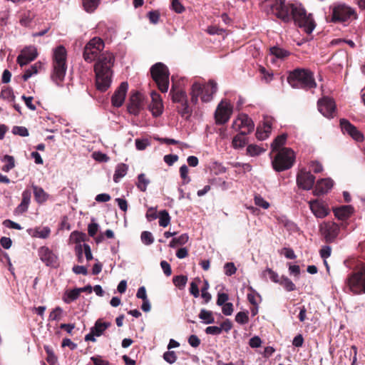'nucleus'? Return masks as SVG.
Returning <instances> with one entry per match:
<instances>
[{"mask_svg": "<svg viewBox=\"0 0 365 365\" xmlns=\"http://www.w3.org/2000/svg\"><path fill=\"white\" fill-rule=\"evenodd\" d=\"M160 266H161V268L163 270V272L164 274L166 275V276H170L171 274H172V270H171V267L170 265V264L163 260L160 262Z\"/></svg>", "mask_w": 365, "mask_h": 365, "instance_id": "nucleus-57", "label": "nucleus"}, {"mask_svg": "<svg viewBox=\"0 0 365 365\" xmlns=\"http://www.w3.org/2000/svg\"><path fill=\"white\" fill-rule=\"evenodd\" d=\"M172 95V100L174 103L182 104L184 101H187L186 93L182 90H174L172 88L170 91Z\"/></svg>", "mask_w": 365, "mask_h": 365, "instance_id": "nucleus-27", "label": "nucleus"}, {"mask_svg": "<svg viewBox=\"0 0 365 365\" xmlns=\"http://www.w3.org/2000/svg\"><path fill=\"white\" fill-rule=\"evenodd\" d=\"M246 131H241L239 134L234 137L232 140V146L235 148H243L247 143L245 135H247Z\"/></svg>", "mask_w": 365, "mask_h": 365, "instance_id": "nucleus-29", "label": "nucleus"}, {"mask_svg": "<svg viewBox=\"0 0 365 365\" xmlns=\"http://www.w3.org/2000/svg\"><path fill=\"white\" fill-rule=\"evenodd\" d=\"M340 126L343 133H346L354 140L362 142L364 140V135L357 129L356 126L352 125L349 120L343 118L340 120Z\"/></svg>", "mask_w": 365, "mask_h": 365, "instance_id": "nucleus-11", "label": "nucleus"}, {"mask_svg": "<svg viewBox=\"0 0 365 365\" xmlns=\"http://www.w3.org/2000/svg\"><path fill=\"white\" fill-rule=\"evenodd\" d=\"M295 155L294 151L289 148H282L277 151L272 164L277 172H281L289 169L294 164Z\"/></svg>", "mask_w": 365, "mask_h": 365, "instance_id": "nucleus-5", "label": "nucleus"}, {"mask_svg": "<svg viewBox=\"0 0 365 365\" xmlns=\"http://www.w3.org/2000/svg\"><path fill=\"white\" fill-rule=\"evenodd\" d=\"M287 82L293 88L311 89L317 87L312 71L304 68H296L291 71Z\"/></svg>", "mask_w": 365, "mask_h": 365, "instance_id": "nucleus-3", "label": "nucleus"}, {"mask_svg": "<svg viewBox=\"0 0 365 365\" xmlns=\"http://www.w3.org/2000/svg\"><path fill=\"white\" fill-rule=\"evenodd\" d=\"M140 238H141L142 242L146 245H151L154 241V239H153V237L151 232H150L148 231H143L141 233Z\"/></svg>", "mask_w": 365, "mask_h": 365, "instance_id": "nucleus-45", "label": "nucleus"}, {"mask_svg": "<svg viewBox=\"0 0 365 365\" xmlns=\"http://www.w3.org/2000/svg\"><path fill=\"white\" fill-rule=\"evenodd\" d=\"M346 284L353 294L365 293V265L349 274L346 279Z\"/></svg>", "mask_w": 365, "mask_h": 365, "instance_id": "nucleus-7", "label": "nucleus"}, {"mask_svg": "<svg viewBox=\"0 0 365 365\" xmlns=\"http://www.w3.org/2000/svg\"><path fill=\"white\" fill-rule=\"evenodd\" d=\"M43 348L47 354V361L50 364L56 363L57 361V358L54 354L53 349L48 345H44Z\"/></svg>", "mask_w": 365, "mask_h": 365, "instance_id": "nucleus-42", "label": "nucleus"}, {"mask_svg": "<svg viewBox=\"0 0 365 365\" xmlns=\"http://www.w3.org/2000/svg\"><path fill=\"white\" fill-rule=\"evenodd\" d=\"M287 138V135L286 133H283L277 136L271 145L272 151L277 152L279 150H281V147H282L285 144Z\"/></svg>", "mask_w": 365, "mask_h": 365, "instance_id": "nucleus-30", "label": "nucleus"}, {"mask_svg": "<svg viewBox=\"0 0 365 365\" xmlns=\"http://www.w3.org/2000/svg\"><path fill=\"white\" fill-rule=\"evenodd\" d=\"M29 232L33 237L46 239L49 236L51 230L48 227H44L42 228L38 227L35 230H29Z\"/></svg>", "mask_w": 365, "mask_h": 365, "instance_id": "nucleus-28", "label": "nucleus"}, {"mask_svg": "<svg viewBox=\"0 0 365 365\" xmlns=\"http://www.w3.org/2000/svg\"><path fill=\"white\" fill-rule=\"evenodd\" d=\"M66 50L64 46H58L53 54V72L51 78L58 86L63 81L66 72Z\"/></svg>", "mask_w": 365, "mask_h": 365, "instance_id": "nucleus-4", "label": "nucleus"}, {"mask_svg": "<svg viewBox=\"0 0 365 365\" xmlns=\"http://www.w3.org/2000/svg\"><path fill=\"white\" fill-rule=\"evenodd\" d=\"M354 208L351 205H343L334 209V213L336 218L341 220L347 219L353 212Z\"/></svg>", "mask_w": 365, "mask_h": 365, "instance_id": "nucleus-24", "label": "nucleus"}, {"mask_svg": "<svg viewBox=\"0 0 365 365\" xmlns=\"http://www.w3.org/2000/svg\"><path fill=\"white\" fill-rule=\"evenodd\" d=\"M205 333L207 334L219 335L222 333L220 327L217 326L207 327L205 329Z\"/></svg>", "mask_w": 365, "mask_h": 365, "instance_id": "nucleus-55", "label": "nucleus"}, {"mask_svg": "<svg viewBox=\"0 0 365 365\" xmlns=\"http://www.w3.org/2000/svg\"><path fill=\"white\" fill-rule=\"evenodd\" d=\"M37 50L34 46L24 48L17 57V63L20 66H24L34 61L37 57Z\"/></svg>", "mask_w": 365, "mask_h": 365, "instance_id": "nucleus-16", "label": "nucleus"}, {"mask_svg": "<svg viewBox=\"0 0 365 365\" xmlns=\"http://www.w3.org/2000/svg\"><path fill=\"white\" fill-rule=\"evenodd\" d=\"M178 160V156L177 155H165L164 156V161L168 165H172L174 163H175Z\"/></svg>", "mask_w": 365, "mask_h": 365, "instance_id": "nucleus-62", "label": "nucleus"}, {"mask_svg": "<svg viewBox=\"0 0 365 365\" xmlns=\"http://www.w3.org/2000/svg\"><path fill=\"white\" fill-rule=\"evenodd\" d=\"M263 151V149L255 145H250L247 148V152L251 156L258 155Z\"/></svg>", "mask_w": 365, "mask_h": 365, "instance_id": "nucleus-46", "label": "nucleus"}, {"mask_svg": "<svg viewBox=\"0 0 365 365\" xmlns=\"http://www.w3.org/2000/svg\"><path fill=\"white\" fill-rule=\"evenodd\" d=\"M171 8L178 14L183 12L185 10V7L182 5L179 0H172Z\"/></svg>", "mask_w": 365, "mask_h": 365, "instance_id": "nucleus-54", "label": "nucleus"}, {"mask_svg": "<svg viewBox=\"0 0 365 365\" xmlns=\"http://www.w3.org/2000/svg\"><path fill=\"white\" fill-rule=\"evenodd\" d=\"M163 359L168 363L172 364L177 360V356L173 351H168L164 353Z\"/></svg>", "mask_w": 365, "mask_h": 365, "instance_id": "nucleus-50", "label": "nucleus"}, {"mask_svg": "<svg viewBox=\"0 0 365 365\" xmlns=\"http://www.w3.org/2000/svg\"><path fill=\"white\" fill-rule=\"evenodd\" d=\"M332 186L333 181L331 179H322L317 182L314 193L315 195L327 193Z\"/></svg>", "mask_w": 365, "mask_h": 365, "instance_id": "nucleus-23", "label": "nucleus"}, {"mask_svg": "<svg viewBox=\"0 0 365 365\" xmlns=\"http://www.w3.org/2000/svg\"><path fill=\"white\" fill-rule=\"evenodd\" d=\"M221 331H225V332H228L232 327V322L230 319H225L220 326Z\"/></svg>", "mask_w": 365, "mask_h": 365, "instance_id": "nucleus-64", "label": "nucleus"}, {"mask_svg": "<svg viewBox=\"0 0 365 365\" xmlns=\"http://www.w3.org/2000/svg\"><path fill=\"white\" fill-rule=\"evenodd\" d=\"M91 359L94 365H111L108 361L102 359L100 356H92Z\"/></svg>", "mask_w": 365, "mask_h": 365, "instance_id": "nucleus-59", "label": "nucleus"}, {"mask_svg": "<svg viewBox=\"0 0 365 365\" xmlns=\"http://www.w3.org/2000/svg\"><path fill=\"white\" fill-rule=\"evenodd\" d=\"M217 84L213 81L210 80L206 85L202 87V96L201 99L203 102H210L212 99V96L217 92Z\"/></svg>", "mask_w": 365, "mask_h": 365, "instance_id": "nucleus-20", "label": "nucleus"}, {"mask_svg": "<svg viewBox=\"0 0 365 365\" xmlns=\"http://www.w3.org/2000/svg\"><path fill=\"white\" fill-rule=\"evenodd\" d=\"M173 282L176 287H178L180 289H182L186 285L187 277L185 275L175 276L173 277Z\"/></svg>", "mask_w": 365, "mask_h": 365, "instance_id": "nucleus-41", "label": "nucleus"}, {"mask_svg": "<svg viewBox=\"0 0 365 365\" xmlns=\"http://www.w3.org/2000/svg\"><path fill=\"white\" fill-rule=\"evenodd\" d=\"M149 183L150 180L146 178L144 173H140L138 175L136 186L140 191L145 192L147 190V187Z\"/></svg>", "mask_w": 365, "mask_h": 365, "instance_id": "nucleus-33", "label": "nucleus"}, {"mask_svg": "<svg viewBox=\"0 0 365 365\" xmlns=\"http://www.w3.org/2000/svg\"><path fill=\"white\" fill-rule=\"evenodd\" d=\"M224 269L225 274L227 276H232V274H235L237 271V268L233 262H227L224 266Z\"/></svg>", "mask_w": 365, "mask_h": 365, "instance_id": "nucleus-51", "label": "nucleus"}, {"mask_svg": "<svg viewBox=\"0 0 365 365\" xmlns=\"http://www.w3.org/2000/svg\"><path fill=\"white\" fill-rule=\"evenodd\" d=\"M331 248L329 246H324L320 250V256L326 259L331 255Z\"/></svg>", "mask_w": 365, "mask_h": 365, "instance_id": "nucleus-60", "label": "nucleus"}, {"mask_svg": "<svg viewBox=\"0 0 365 365\" xmlns=\"http://www.w3.org/2000/svg\"><path fill=\"white\" fill-rule=\"evenodd\" d=\"M111 326L110 322H102L101 319H98L94 326L91 329L90 333L85 336V341H96V336H101L104 331Z\"/></svg>", "mask_w": 365, "mask_h": 365, "instance_id": "nucleus-12", "label": "nucleus"}, {"mask_svg": "<svg viewBox=\"0 0 365 365\" xmlns=\"http://www.w3.org/2000/svg\"><path fill=\"white\" fill-rule=\"evenodd\" d=\"M178 110L181 116L185 118H188L192 113V111L188 106L187 101H184V103L181 104V106L178 108Z\"/></svg>", "mask_w": 365, "mask_h": 365, "instance_id": "nucleus-39", "label": "nucleus"}, {"mask_svg": "<svg viewBox=\"0 0 365 365\" xmlns=\"http://www.w3.org/2000/svg\"><path fill=\"white\" fill-rule=\"evenodd\" d=\"M279 284L282 285L287 292H292L296 289L295 284L287 277L281 276Z\"/></svg>", "mask_w": 365, "mask_h": 365, "instance_id": "nucleus-34", "label": "nucleus"}, {"mask_svg": "<svg viewBox=\"0 0 365 365\" xmlns=\"http://www.w3.org/2000/svg\"><path fill=\"white\" fill-rule=\"evenodd\" d=\"M21 98L24 101L26 106L31 110H35L36 109L35 105L32 103L33 97L29 96L26 97L25 96H22Z\"/></svg>", "mask_w": 365, "mask_h": 365, "instance_id": "nucleus-61", "label": "nucleus"}, {"mask_svg": "<svg viewBox=\"0 0 365 365\" xmlns=\"http://www.w3.org/2000/svg\"><path fill=\"white\" fill-rule=\"evenodd\" d=\"M320 232L327 242H332L337 237L339 232V225L334 222H324L320 225Z\"/></svg>", "mask_w": 365, "mask_h": 365, "instance_id": "nucleus-10", "label": "nucleus"}, {"mask_svg": "<svg viewBox=\"0 0 365 365\" xmlns=\"http://www.w3.org/2000/svg\"><path fill=\"white\" fill-rule=\"evenodd\" d=\"M271 132V124L266 122L264 124V132H262L259 128L257 130L256 135L259 140H264L268 137L269 133Z\"/></svg>", "mask_w": 365, "mask_h": 365, "instance_id": "nucleus-38", "label": "nucleus"}, {"mask_svg": "<svg viewBox=\"0 0 365 365\" xmlns=\"http://www.w3.org/2000/svg\"><path fill=\"white\" fill-rule=\"evenodd\" d=\"M3 160L7 163L5 165H4L2 168L4 171L8 172L13 168H14L15 164L14 157L9 155H6L4 156Z\"/></svg>", "mask_w": 365, "mask_h": 365, "instance_id": "nucleus-43", "label": "nucleus"}, {"mask_svg": "<svg viewBox=\"0 0 365 365\" xmlns=\"http://www.w3.org/2000/svg\"><path fill=\"white\" fill-rule=\"evenodd\" d=\"M42 64L40 62H37L31 66L29 68L26 69L22 76L24 81H26L33 75L36 74L38 70L41 68Z\"/></svg>", "mask_w": 365, "mask_h": 365, "instance_id": "nucleus-32", "label": "nucleus"}, {"mask_svg": "<svg viewBox=\"0 0 365 365\" xmlns=\"http://www.w3.org/2000/svg\"><path fill=\"white\" fill-rule=\"evenodd\" d=\"M199 317L200 319L204 320L205 324H212L215 322V319L212 316V312L210 311L201 309Z\"/></svg>", "mask_w": 365, "mask_h": 365, "instance_id": "nucleus-37", "label": "nucleus"}, {"mask_svg": "<svg viewBox=\"0 0 365 365\" xmlns=\"http://www.w3.org/2000/svg\"><path fill=\"white\" fill-rule=\"evenodd\" d=\"M190 95H195L199 96L202 95V86L197 83H195L192 86Z\"/></svg>", "mask_w": 365, "mask_h": 365, "instance_id": "nucleus-58", "label": "nucleus"}, {"mask_svg": "<svg viewBox=\"0 0 365 365\" xmlns=\"http://www.w3.org/2000/svg\"><path fill=\"white\" fill-rule=\"evenodd\" d=\"M318 110L325 117L332 118L335 110L334 101L329 98H323L318 101Z\"/></svg>", "mask_w": 365, "mask_h": 365, "instance_id": "nucleus-17", "label": "nucleus"}, {"mask_svg": "<svg viewBox=\"0 0 365 365\" xmlns=\"http://www.w3.org/2000/svg\"><path fill=\"white\" fill-rule=\"evenodd\" d=\"M99 0H83L84 9L89 13L94 11L99 4Z\"/></svg>", "mask_w": 365, "mask_h": 365, "instance_id": "nucleus-35", "label": "nucleus"}, {"mask_svg": "<svg viewBox=\"0 0 365 365\" xmlns=\"http://www.w3.org/2000/svg\"><path fill=\"white\" fill-rule=\"evenodd\" d=\"M63 309L60 307H56L49 314L48 319L51 321H59L61 319Z\"/></svg>", "mask_w": 365, "mask_h": 365, "instance_id": "nucleus-44", "label": "nucleus"}, {"mask_svg": "<svg viewBox=\"0 0 365 365\" xmlns=\"http://www.w3.org/2000/svg\"><path fill=\"white\" fill-rule=\"evenodd\" d=\"M128 89V84L127 82L124 81L120 84L111 98V102L113 106L119 108L123 104Z\"/></svg>", "mask_w": 365, "mask_h": 365, "instance_id": "nucleus-14", "label": "nucleus"}, {"mask_svg": "<svg viewBox=\"0 0 365 365\" xmlns=\"http://www.w3.org/2000/svg\"><path fill=\"white\" fill-rule=\"evenodd\" d=\"M143 96L139 92H134L130 97L128 111L134 115H138L143 108Z\"/></svg>", "mask_w": 365, "mask_h": 365, "instance_id": "nucleus-13", "label": "nucleus"}, {"mask_svg": "<svg viewBox=\"0 0 365 365\" xmlns=\"http://www.w3.org/2000/svg\"><path fill=\"white\" fill-rule=\"evenodd\" d=\"M152 101L149 106L150 110L154 117L160 116L163 113V105L160 96L153 91L151 93Z\"/></svg>", "mask_w": 365, "mask_h": 365, "instance_id": "nucleus-18", "label": "nucleus"}, {"mask_svg": "<svg viewBox=\"0 0 365 365\" xmlns=\"http://www.w3.org/2000/svg\"><path fill=\"white\" fill-rule=\"evenodd\" d=\"M309 203L312 212L317 217L323 218L329 214L328 208L318 200L310 201Z\"/></svg>", "mask_w": 365, "mask_h": 365, "instance_id": "nucleus-21", "label": "nucleus"}, {"mask_svg": "<svg viewBox=\"0 0 365 365\" xmlns=\"http://www.w3.org/2000/svg\"><path fill=\"white\" fill-rule=\"evenodd\" d=\"M105 44L103 41L98 37L91 39L85 46L83 53V59L91 63L96 60L94 65L96 75V85L98 90L106 91L112 82L113 71L114 63V56L109 52L102 53Z\"/></svg>", "mask_w": 365, "mask_h": 365, "instance_id": "nucleus-1", "label": "nucleus"}, {"mask_svg": "<svg viewBox=\"0 0 365 365\" xmlns=\"http://www.w3.org/2000/svg\"><path fill=\"white\" fill-rule=\"evenodd\" d=\"M315 177L305 170H301L297 177V185L303 190H310L314 183Z\"/></svg>", "mask_w": 365, "mask_h": 365, "instance_id": "nucleus-15", "label": "nucleus"}, {"mask_svg": "<svg viewBox=\"0 0 365 365\" xmlns=\"http://www.w3.org/2000/svg\"><path fill=\"white\" fill-rule=\"evenodd\" d=\"M235 320L237 323L245 324L248 322L249 318L247 313L240 312L235 316Z\"/></svg>", "mask_w": 365, "mask_h": 365, "instance_id": "nucleus-53", "label": "nucleus"}, {"mask_svg": "<svg viewBox=\"0 0 365 365\" xmlns=\"http://www.w3.org/2000/svg\"><path fill=\"white\" fill-rule=\"evenodd\" d=\"M271 11L284 23L294 22L307 34H311L316 24L311 14H307L302 4L285 0H269Z\"/></svg>", "mask_w": 365, "mask_h": 365, "instance_id": "nucleus-2", "label": "nucleus"}, {"mask_svg": "<svg viewBox=\"0 0 365 365\" xmlns=\"http://www.w3.org/2000/svg\"><path fill=\"white\" fill-rule=\"evenodd\" d=\"M38 255L41 261L47 266H53L56 263V257L46 247H41L38 250Z\"/></svg>", "mask_w": 365, "mask_h": 365, "instance_id": "nucleus-22", "label": "nucleus"}, {"mask_svg": "<svg viewBox=\"0 0 365 365\" xmlns=\"http://www.w3.org/2000/svg\"><path fill=\"white\" fill-rule=\"evenodd\" d=\"M80 291L78 288H76L71 289L66 293V297L64 298V302L66 303H70L76 299H77L80 295Z\"/></svg>", "mask_w": 365, "mask_h": 365, "instance_id": "nucleus-40", "label": "nucleus"}, {"mask_svg": "<svg viewBox=\"0 0 365 365\" xmlns=\"http://www.w3.org/2000/svg\"><path fill=\"white\" fill-rule=\"evenodd\" d=\"M170 222V217L167 210H161L159 212V225L163 227H167Z\"/></svg>", "mask_w": 365, "mask_h": 365, "instance_id": "nucleus-36", "label": "nucleus"}, {"mask_svg": "<svg viewBox=\"0 0 365 365\" xmlns=\"http://www.w3.org/2000/svg\"><path fill=\"white\" fill-rule=\"evenodd\" d=\"M12 133L14 135H18L22 137H26L29 135L28 129L24 126H14L12 129Z\"/></svg>", "mask_w": 365, "mask_h": 365, "instance_id": "nucleus-48", "label": "nucleus"}, {"mask_svg": "<svg viewBox=\"0 0 365 365\" xmlns=\"http://www.w3.org/2000/svg\"><path fill=\"white\" fill-rule=\"evenodd\" d=\"M255 203L256 205L261 207L264 209H267L269 207V203L267 202L260 195H256L255 197Z\"/></svg>", "mask_w": 365, "mask_h": 365, "instance_id": "nucleus-52", "label": "nucleus"}, {"mask_svg": "<svg viewBox=\"0 0 365 365\" xmlns=\"http://www.w3.org/2000/svg\"><path fill=\"white\" fill-rule=\"evenodd\" d=\"M232 112V107L226 101H222L217 106L215 113L217 124H224L228 121Z\"/></svg>", "mask_w": 365, "mask_h": 365, "instance_id": "nucleus-9", "label": "nucleus"}, {"mask_svg": "<svg viewBox=\"0 0 365 365\" xmlns=\"http://www.w3.org/2000/svg\"><path fill=\"white\" fill-rule=\"evenodd\" d=\"M128 166L125 163L118 164L115 170V173L113 175V181L115 182H118L120 180L123 178L128 172Z\"/></svg>", "mask_w": 365, "mask_h": 365, "instance_id": "nucleus-25", "label": "nucleus"}, {"mask_svg": "<svg viewBox=\"0 0 365 365\" xmlns=\"http://www.w3.org/2000/svg\"><path fill=\"white\" fill-rule=\"evenodd\" d=\"M222 313L226 316H230L233 312V305L230 302H227L224 305H222Z\"/></svg>", "mask_w": 365, "mask_h": 365, "instance_id": "nucleus-56", "label": "nucleus"}, {"mask_svg": "<svg viewBox=\"0 0 365 365\" xmlns=\"http://www.w3.org/2000/svg\"><path fill=\"white\" fill-rule=\"evenodd\" d=\"M153 79L162 93H166L169 88V70L163 63H156L150 68Z\"/></svg>", "mask_w": 365, "mask_h": 365, "instance_id": "nucleus-6", "label": "nucleus"}, {"mask_svg": "<svg viewBox=\"0 0 365 365\" xmlns=\"http://www.w3.org/2000/svg\"><path fill=\"white\" fill-rule=\"evenodd\" d=\"M270 55L278 59H284L289 55V52L278 46H273L269 49Z\"/></svg>", "mask_w": 365, "mask_h": 365, "instance_id": "nucleus-31", "label": "nucleus"}, {"mask_svg": "<svg viewBox=\"0 0 365 365\" xmlns=\"http://www.w3.org/2000/svg\"><path fill=\"white\" fill-rule=\"evenodd\" d=\"M32 187L36 202L40 204L45 202L48 197V195L43 190L42 187L36 185H33Z\"/></svg>", "mask_w": 365, "mask_h": 365, "instance_id": "nucleus-26", "label": "nucleus"}, {"mask_svg": "<svg viewBox=\"0 0 365 365\" xmlns=\"http://www.w3.org/2000/svg\"><path fill=\"white\" fill-rule=\"evenodd\" d=\"M254 126L252 119L247 115H240L232 124V127L236 130L240 128L246 129L245 131H246L247 133H251L254 129Z\"/></svg>", "mask_w": 365, "mask_h": 365, "instance_id": "nucleus-19", "label": "nucleus"}, {"mask_svg": "<svg viewBox=\"0 0 365 365\" xmlns=\"http://www.w3.org/2000/svg\"><path fill=\"white\" fill-rule=\"evenodd\" d=\"M188 343L192 347H197L200 344V339L196 335H191L188 338Z\"/></svg>", "mask_w": 365, "mask_h": 365, "instance_id": "nucleus-63", "label": "nucleus"}, {"mask_svg": "<svg viewBox=\"0 0 365 365\" xmlns=\"http://www.w3.org/2000/svg\"><path fill=\"white\" fill-rule=\"evenodd\" d=\"M180 177L183 179V184H187L190 182V178L188 176V168L186 165H183L180 168Z\"/></svg>", "mask_w": 365, "mask_h": 365, "instance_id": "nucleus-47", "label": "nucleus"}, {"mask_svg": "<svg viewBox=\"0 0 365 365\" xmlns=\"http://www.w3.org/2000/svg\"><path fill=\"white\" fill-rule=\"evenodd\" d=\"M351 17L354 19L358 17L354 9L346 4H338L334 6L331 14L332 22H346Z\"/></svg>", "mask_w": 365, "mask_h": 365, "instance_id": "nucleus-8", "label": "nucleus"}, {"mask_svg": "<svg viewBox=\"0 0 365 365\" xmlns=\"http://www.w3.org/2000/svg\"><path fill=\"white\" fill-rule=\"evenodd\" d=\"M264 273L267 274L269 275V279L273 282L279 284L281 277H279V274L274 271H273L272 269L267 268L264 270Z\"/></svg>", "mask_w": 365, "mask_h": 365, "instance_id": "nucleus-49", "label": "nucleus"}]
</instances>
